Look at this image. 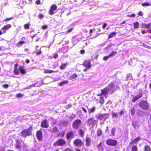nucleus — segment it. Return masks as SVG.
I'll use <instances>...</instances> for the list:
<instances>
[{"instance_id":"1","label":"nucleus","mask_w":151,"mask_h":151,"mask_svg":"<svg viewBox=\"0 0 151 151\" xmlns=\"http://www.w3.org/2000/svg\"><path fill=\"white\" fill-rule=\"evenodd\" d=\"M120 83V81L119 79H116L114 83L111 82L109 84H108V86L106 87H108V88L109 91H111V94L114 91V86H116L117 85Z\"/></svg>"},{"instance_id":"2","label":"nucleus","mask_w":151,"mask_h":151,"mask_svg":"<svg viewBox=\"0 0 151 151\" xmlns=\"http://www.w3.org/2000/svg\"><path fill=\"white\" fill-rule=\"evenodd\" d=\"M32 128L30 127L29 129H25L21 132L22 135L25 137L27 136H29L31 135Z\"/></svg>"},{"instance_id":"3","label":"nucleus","mask_w":151,"mask_h":151,"mask_svg":"<svg viewBox=\"0 0 151 151\" xmlns=\"http://www.w3.org/2000/svg\"><path fill=\"white\" fill-rule=\"evenodd\" d=\"M66 143L65 141L63 139H60L55 142L53 144V146H62Z\"/></svg>"},{"instance_id":"4","label":"nucleus","mask_w":151,"mask_h":151,"mask_svg":"<svg viewBox=\"0 0 151 151\" xmlns=\"http://www.w3.org/2000/svg\"><path fill=\"white\" fill-rule=\"evenodd\" d=\"M81 123V121L79 119L75 120L72 124V127L74 129H78Z\"/></svg>"},{"instance_id":"5","label":"nucleus","mask_w":151,"mask_h":151,"mask_svg":"<svg viewBox=\"0 0 151 151\" xmlns=\"http://www.w3.org/2000/svg\"><path fill=\"white\" fill-rule=\"evenodd\" d=\"M140 107L143 109L146 110L148 108V104L147 101H142L139 104Z\"/></svg>"},{"instance_id":"6","label":"nucleus","mask_w":151,"mask_h":151,"mask_svg":"<svg viewBox=\"0 0 151 151\" xmlns=\"http://www.w3.org/2000/svg\"><path fill=\"white\" fill-rule=\"evenodd\" d=\"M20 73L22 74H24L26 73L25 70L23 69L22 67H20L18 69L15 68L14 70V73L16 75H18L19 73Z\"/></svg>"},{"instance_id":"7","label":"nucleus","mask_w":151,"mask_h":151,"mask_svg":"<svg viewBox=\"0 0 151 151\" xmlns=\"http://www.w3.org/2000/svg\"><path fill=\"white\" fill-rule=\"evenodd\" d=\"M109 115L107 114H99L98 116V119L100 120L104 121L108 117Z\"/></svg>"},{"instance_id":"8","label":"nucleus","mask_w":151,"mask_h":151,"mask_svg":"<svg viewBox=\"0 0 151 151\" xmlns=\"http://www.w3.org/2000/svg\"><path fill=\"white\" fill-rule=\"evenodd\" d=\"M117 141L116 140L112 139H109L106 142V144L109 145L115 146L117 144Z\"/></svg>"},{"instance_id":"9","label":"nucleus","mask_w":151,"mask_h":151,"mask_svg":"<svg viewBox=\"0 0 151 151\" xmlns=\"http://www.w3.org/2000/svg\"><path fill=\"white\" fill-rule=\"evenodd\" d=\"M101 95H104L106 96H106L108 94L109 92L110 91L109 90L108 87H106L103 89L101 90Z\"/></svg>"},{"instance_id":"10","label":"nucleus","mask_w":151,"mask_h":151,"mask_svg":"<svg viewBox=\"0 0 151 151\" xmlns=\"http://www.w3.org/2000/svg\"><path fill=\"white\" fill-rule=\"evenodd\" d=\"M73 144L77 147H81L82 144V142L81 140L77 139L74 141Z\"/></svg>"},{"instance_id":"11","label":"nucleus","mask_w":151,"mask_h":151,"mask_svg":"<svg viewBox=\"0 0 151 151\" xmlns=\"http://www.w3.org/2000/svg\"><path fill=\"white\" fill-rule=\"evenodd\" d=\"M57 8V6L55 4L52 5L50 7V9L49 11V14L51 15L53 14L55 12H53L56 10Z\"/></svg>"},{"instance_id":"12","label":"nucleus","mask_w":151,"mask_h":151,"mask_svg":"<svg viewBox=\"0 0 151 151\" xmlns=\"http://www.w3.org/2000/svg\"><path fill=\"white\" fill-rule=\"evenodd\" d=\"M41 126L42 127L48 128L49 127V122L47 120H44L42 123Z\"/></svg>"},{"instance_id":"13","label":"nucleus","mask_w":151,"mask_h":151,"mask_svg":"<svg viewBox=\"0 0 151 151\" xmlns=\"http://www.w3.org/2000/svg\"><path fill=\"white\" fill-rule=\"evenodd\" d=\"M66 137L68 140L73 138L74 135L73 132L72 131L68 132L67 134Z\"/></svg>"},{"instance_id":"14","label":"nucleus","mask_w":151,"mask_h":151,"mask_svg":"<svg viewBox=\"0 0 151 151\" xmlns=\"http://www.w3.org/2000/svg\"><path fill=\"white\" fill-rule=\"evenodd\" d=\"M83 65L87 68H90L91 67V63L89 60H85L83 63Z\"/></svg>"},{"instance_id":"15","label":"nucleus","mask_w":151,"mask_h":151,"mask_svg":"<svg viewBox=\"0 0 151 151\" xmlns=\"http://www.w3.org/2000/svg\"><path fill=\"white\" fill-rule=\"evenodd\" d=\"M96 121V120H94L93 118H89L86 121V122L88 125L89 126L94 124Z\"/></svg>"},{"instance_id":"16","label":"nucleus","mask_w":151,"mask_h":151,"mask_svg":"<svg viewBox=\"0 0 151 151\" xmlns=\"http://www.w3.org/2000/svg\"><path fill=\"white\" fill-rule=\"evenodd\" d=\"M37 137L39 140H41L42 139V133L41 131L39 130L36 133Z\"/></svg>"},{"instance_id":"17","label":"nucleus","mask_w":151,"mask_h":151,"mask_svg":"<svg viewBox=\"0 0 151 151\" xmlns=\"http://www.w3.org/2000/svg\"><path fill=\"white\" fill-rule=\"evenodd\" d=\"M50 131L52 133H57L58 132L59 130L57 127H53L50 128Z\"/></svg>"},{"instance_id":"18","label":"nucleus","mask_w":151,"mask_h":151,"mask_svg":"<svg viewBox=\"0 0 151 151\" xmlns=\"http://www.w3.org/2000/svg\"><path fill=\"white\" fill-rule=\"evenodd\" d=\"M86 146H88L90 145L91 139L88 137H86Z\"/></svg>"},{"instance_id":"19","label":"nucleus","mask_w":151,"mask_h":151,"mask_svg":"<svg viewBox=\"0 0 151 151\" xmlns=\"http://www.w3.org/2000/svg\"><path fill=\"white\" fill-rule=\"evenodd\" d=\"M142 28H149L151 26L150 24H142Z\"/></svg>"},{"instance_id":"20","label":"nucleus","mask_w":151,"mask_h":151,"mask_svg":"<svg viewBox=\"0 0 151 151\" xmlns=\"http://www.w3.org/2000/svg\"><path fill=\"white\" fill-rule=\"evenodd\" d=\"M15 146L17 148H20L21 146L20 144V142L19 140H17L16 141Z\"/></svg>"},{"instance_id":"21","label":"nucleus","mask_w":151,"mask_h":151,"mask_svg":"<svg viewBox=\"0 0 151 151\" xmlns=\"http://www.w3.org/2000/svg\"><path fill=\"white\" fill-rule=\"evenodd\" d=\"M88 112L90 114L91 113L94 112L96 110V107H93L91 108L88 109Z\"/></svg>"},{"instance_id":"22","label":"nucleus","mask_w":151,"mask_h":151,"mask_svg":"<svg viewBox=\"0 0 151 151\" xmlns=\"http://www.w3.org/2000/svg\"><path fill=\"white\" fill-rule=\"evenodd\" d=\"M144 151H151L150 146L148 145L145 146L144 147Z\"/></svg>"},{"instance_id":"23","label":"nucleus","mask_w":151,"mask_h":151,"mask_svg":"<svg viewBox=\"0 0 151 151\" xmlns=\"http://www.w3.org/2000/svg\"><path fill=\"white\" fill-rule=\"evenodd\" d=\"M11 27V25L9 24H8L4 26L2 28V30H6L9 28Z\"/></svg>"},{"instance_id":"24","label":"nucleus","mask_w":151,"mask_h":151,"mask_svg":"<svg viewBox=\"0 0 151 151\" xmlns=\"http://www.w3.org/2000/svg\"><path fill=\"white\" fill-rule=\"evenodd\" d=\"M26 42L24 41H20L17 45V46L18 47H21L23 44L25 43Z\"/></svg>"},{"instance_id":"25","label":"nucleus","mask_w":151,"mask_h":151,"mask_svg":"<svg viewBox=\"0 0 151 151\" xmlns=\"http://www.w3.org/2000/svg\"><path fill=\"white\" fill-rule=\"evenodd\" d=\"M140 139V138L139 137H137L133 141L131 142L130 143L131 144H133L134 143H136L139 141Z\"/></svg>"},{"instance_id":"26","label":"nucleus","mask_w":151,"mask_h":151,"mask_svg":"<svg viewBox=\"0 0 151 151\" xmlns=\"http://www.w3.org/2000/svg\"><path fill=\"white\" fill-rule=\"evenodd\" d=\"M68 81L66 80V81H63L62 82H60L59 84V86H63V85L67 84L68 83Z\"/></svg>"},{"instance_id":"27","label":"nucleus","mask_w":151,"mask_h":151,"mask_svg":"<svg viewBox=\"0 0 151 151\" xmlns=\"http://www.w3.org/2000/svg\"><path fill=\"white\" fill-rule=\"evenodd\" d=\"M55 71L51 70L49 69L45 70L44 71V73H50L52 72H54Z\"/></svg>"},{"instance_id":"28","label":"nucleus","mask_w":151,"mask_h":151,"mask_svg":"<svg viewBox=\"0 0 151 151\" xmlns=\"http://www.w3.org/2000/svg\"><path fill=\"white\" fill-rule=\"evenodd\" d=\"M135 112V110L134 108L133 107H132L131 109V114L132 116L134 115Z\"/></svg>"},{"instance_id":"29","label":"nucleus","mask_w":151,"mask_h":151,"mask_svg":"<svg viewBox=\"0 0 151 151\" xmlns=\"http://www.w3.org/2000/svg\"><path fill=\"white\" fill-rule=\"evenodd\" d=\"M139 23L138 22H136L134 23V27L135 29H137L139 27Z\"/></svg>"},{"instance_id":"30","label":"nucleus","mask_w":151,"mask_h":151,"mask_svg":"<svg viewBox=\"0 0 151 151\" xmlns=\"http://www.w3.org/2000/svg\"><path fill=\"white\" fill-rule=\"evenodd\" d=\"M30 25V23H28L27 24H25L24 26V27L25 29H29V26Z\"/></svg>"},{"instance_id":"31","label":"nucleus","mask_w":151,"mask_h":151,"mask_svg":"<svg viewBox=\"0 0 151 151\" xmlns=\"http://www.w3.org/2000/svg\"><path fill=\"white\" fill-rule=\"evenodd\" d=\"M77 77V75L76 74H74L70 77V79L71 80L73 79L76 78Z\"/></svg>"},{"instance_id":"32","label":"nucleus","mask_w":151,"mask_h":151,"mask_svg":"<svg viewBox=\"0 0 151 151\" xmlns=\"http://www.w3.org/2000/svg\"><path fill=\"white\" fill-rule=\"evenodd\" d=\"M79 133L80 136L81 137H82L84 134V132L81 129H80L79 131Z\"/></svg>"},{"instance_id":"33","label":"nucleus","mask_w":151,"mask_h":151,"mask_svg":"<svg viewBox=\"0 0 151 151\" xmlns=\"http://www.w3.org/2000/svg\"><path fill=\"white\" fill-rule=\"evenodd\" d=\"M102 133L101 130L99 129L98 128L97 130V134L98 136L100 135Z\"/></svg>"},{"instance_id":"34","label":"nucleus","mask_w":151,"mask_h":151,"mask_svg":"<svg viewBox=\"0 0 151 151\" xmlns=\"http://www.w3.org/2000/svg\"><path fill=\"white\" fill-rule=\"evenodd\" d=\"M116 53V51H113L109 55V56L110 57H111L112 56H114L115 55Z\"/></svg>"},{"instance_id":"35","label":"nucleus","mask_w":151,"mask_h":151,"mask_svg":"<svg viewBox=\"0 0 151 151\" xmlns=\"http://www.w3.org/2000/svg\"><path fill=\"white\" fill-rule=\"evenodd\" d=\"M66 65V64H63L60 67V68L61 69H63L65 68Z\"/></svg>"},{"instance_id":"36","label":"nucleus","mask_w":151,"mask_h":151,"mask_svg":"<svg viewBox=\"0 0 151 151\" xmlns=\"http://www.w3.org/2000/svg\"><path fill=\"white\" fill-rule=\"evenodd\" d=\"M137 151V147L135 145H134L133 146L131 151Z\"/></svg>"},{"instance_id":"37","label":"nucleus","mask_w":151,"mask_h":151,"mask_svg":"<svg viewBox=\"0 0 151 151\" xmlns=\"http://www.w3.org/2000/svg\"><path fill=\"white\" fill-rule=\"evenodd\" d=\"M116 34L115 32H112L110 34L109 36V38H111L113 37Z\"/></svg>"},{"instance_id":"38","label":"nucleus","mask_w":151,"mask_h":151,"mask_svg":"<svg viewBox=\"0 0 151 151\" xmlns=\"http://www.w3.org/2000/svg\"><path fill=\"white\" fill-rule=\"evenodd\" d=\"M116 131V129L115 128H113L111 131V134L112 135L114 136L115 134Z\"/></svg>"},{"instance_id":"39","label":"nucleus","mask_w":151,"mask_h":151,"mask_svg":"<svg viewBox=\"0 0 151 151\" xmlns=\"http://www.w3.org/2000/svg\"><path fill=\"white\" fill-rule=\"evenodd\" d=\"M142 6H150V4L147 2L144 3L142 4Z\"/></svg>"},{"instance_id":"40","label":"nucleus","mask_w":151,"mask_h":151,"mask_svg":"<svg viewBox=\"0 0 151 151\" xmlns=\"http://www.w3.org/2000/svg\"><path fill=\"white\" fill-rule=\"evenodd\" d=\"M127 77L128 80H131L132 78V75L130 74H129Z\"/></svg>"},{"instance_id":"41","label":"nucleus","mask_w":151,"mask_h":151,"mask_svg":"<svg viewBox=\"0 0 151 151\" xmlns=\"http://www.w3.org/2000/svg\"><path fill=\"white\" fill-rule=\"evenodd\" d=\"M112 116L113 117H117L118 116V114H117V113H115L113 112H112Z\"/></svg>"},{"instance_id":"42","label":"nucleus","mask_w":151,"mask_h":151,"mask_svg":"<svg viewBox=\"0 0 151 151\" xmlns=\"http://www.w3.org/2000/svg\"><path fill=\"white\" fill-rule=\"evenodd\" d=\"M138 99L139 98L137 97V96H136L133 98L132 101L133 102H134Z\"/></svg>"},{"instance_id":"43","label":"nucleus","mask_w":151,"mask_h":151,"mask_svg":"<svg viewBox=\"0 0 151 151\" xmlns=\"http://www.w3.org/2000/svg\"><path fill=\"white\" fill-rule=\"evenodd\" d=\"M23 96V95L21 93H19L17 94L16 97L18 98H20L22 97Z\"/></svg>"},{"instance_id":"44","label":"nucleus","mask_w":151,"mask_h":151,"mask_svg":"<svg viewBox=\"0 0 151 151\" xmlns=\"http://www.w3.org/2000/svg\"><path fill=\"white\" fill-rule=\"evenodd\" d=\"M110 57L109 55L108 56H104L103 58V59L104 60H107L108 58H109Z\"/></svg>"},{"instance_id":"45","label":"nucleus","mask_w":151,"mask_h":151,"mask_svg":"<svg viewBox=\"0 0 151 151\" xmlns=\"http://www.w3.org/2000/svg\"><path fill=\"white\" fill-rule=\"evenodd\" d=\"M127 17H134L135 16V14H131L130 15H127Z\"/></svg>"},{"instance_id":"46","label":"nucleus","mask_w":151,"mask_h":151,"mask_svg":"<svg viewBox=\"0 0 151 151\" xmlns=\"http://www.w3.org/2000/svg\"><path fill=\"white\" fill-rule=\"evenodd\" d=\"M142 96V93H139L136 96H137V97L139 99Z\"/></svg>"},{"instance_id":"47","label":"nucleus","mask_w":151,"mask_h":151,"mask_svg":"<svg viewBox=\"0 0 151 151\" xmlns=\"http://www.w3.org/2000/svg\"><path fill=\"white\" fill-rule=\"evenodd\" d=\"M44 17V16L42 14H40L38 15V17L40 19H42Z\"/></svg>"},{"instance_id":"48","label":"nucleus","mask_w":151,"mask_h":151,"mask_svg":"<svg viewBox=\"0 0 151 151\" xmlns=\"http://www.w3.org/2000/svg\"><path fill=\"white\" fill-rule=\"evenodd\" d=\"M47 25H45L42 26L41 27V28L42 29H46L47 28Z\"/></svg>"},{"instance_id":"49","label":"nucleus","mask_w":151,"mask_h":151,"mask_svg":"<svg viewBox=\"0 0 151 151\" xmlns=\"http://www.w3.org/2000/svg\"><path fill=\"white\" fill-rule=\"evenodd\" d=\"M102 143H100L98 145H97V147L99 148V149H101V146H102Z\"/></svg>"},{"instance_id":"50","label":"nucleus","mask_w":151,"mask_h":151,"mask_svg":"<svg viewBox=\"0 0 151 151\" xmlns=\"http://www.w3.org/2000/svg\"><path fill=\"white\" fill-rule=\"evenodd\" d=\"M37 55H39L41 53V51L40 50H38L36 52Z\"/></svg>"},{"instance_id":"51","label":"nucleus","mask_w":151,"mask_h":151,"mask_svg":"<svg viewBox=\"0 0 151 151\" xmlns=\"http://www.w3.org/2000/svg\"><path fill=\"white\" fill-rule=\"evenodd\" d=\"M71 104H68V105H66L65 106V108H66V109H68L70 107H71Z\"/></svg>"},{"instance_id":"52","label":"nucleus","mask_w":151,"mask_h":151,"mask_svg":"<svg viewBox=\"0 0 151 151\" xmlns=\"http://www.w3.org/2000/svg\"><path fill=\"white\" fill-rule=\"evenodd\" d=\"M138 14L140 16H142L143 15V13L142 11H140L139 12Z\"/></svg>"},{"instance_id":"53","label":"nucleus","mask_w":151,"mask_h":151,"mask_svg":"<svg viewBox=\"0 0 151 151\" xmlns=\"http://www.w3.org/2000/svg\"><path fill=\"white\" fill-rule=\"evenodd\" d=\"M3 87L5 88H7L9 86V85L8 84H4L3 85Z\"/></svg>"},{"instance_id":"54","label":"nucleus","mask_w":151,"mask_h":151,"mask_svg":"<svg viewBox=\"0 0 151 151\" xmlns=\"http://www.w3.org/2000/svg\"><path fill=\"white\" fill-rule=\"evenodd\" d=\"M58 56V55L57 53H55L54 54L53 57L55 58H56Z\"/></svg>"},{"instance_id":"55","label":"nucleus","mask_w":151,"mask_h":151,"mask_svg":"<svg viewBox=\"0 0 151 151\" xmlns=\"http://www.w3.org/2000/svg\"><path fill=\"white\" fill-rule=\"evenodd\" d=\"M107 25V24H106V23H104L103 26H102V28H103V29H104L105 28V27H106V26Z\"/></svg>"},{"instance_id":"56","label":"nucleus","mask_w":151,"mask_h":151,"mask_svg":"<svg viewBox=\"0 0 151 151\" xmlns=\"http://www.w3.org/2000/svg\"><path fill=\"white\" fill-rule=\"evenodd\" d=\"M65 151H72V150L69 148H67L65 149Z\"/></svg>"},{"instance_id":"57","label":"nucleus","mask_w":151,"mask_h":151,"mask_svg":"<svg viewBox=\"0 0 151 151\" xmlns=\"http://www.w3.org/2000/svg\"><path fill=\"white\" fill-rule=\"evenodd\" d=\"M36 4H39L40 3V1L39 0H37L36 1Z\"/></svg>"},{"instance_id":"58","label":"nucleus","mask_w":151,"mask_h":151,"mask_svg":"<svg viewBox=\"0 0 151 151\" xmlns=\"http://www.w3.org/2000/svg\"><path fill=\"white\" fill-rule=\"evenodd\" d=\"M82 110L84 111V112L85 113H86L87 112V111L86 109L84 107L82 108Z\"/></svg>"},{"instance_id":"59","label":"nucleus","mask_w":151,"mask_h":151,"mask_svg":"<svg viewBox=\"0 0 151 151\" xmlns=\"http://www.w3.org/2000/svg\"><path fill=\"white\" fill-rule=\"evenodd\" d=\"M141 32L142 34H144L146 33L147 32V31H146L145 30H142L141 31Z\"/></svg>"},{"instance_id":"60","label":"nucleus","mask_w":151,"mask_h":151,"mask_svg":"<svg viewBox=\"0 0 151 151\" xmlns=\"http://www.w3.org/2000/svg\"><path fill=\"white\" fill-rule=\"evenodd\" d=\"M24 50V51L26 52L27 54H28V49H25Z\"/></svg>"},{"instance_id":"61","label":"nucleus","mask_w":151,"mask_h":151,"mask_svg":"<svg viewBox=\"0 0 151 151\" xmlns=\"http://www.w3.org/2000/svg\"><path fill=\"white\" fill-rule=\"evenodd\" d=\"M75 117V116L74 115L73 116H70V119H73V118H74Z\"/></svg>"},{"instance_id":"62","label":"nucleus","mask_w":151,"mask_h":151,"mask_svg":"<svg viewBox=\"0 0 151 151\" xmlns=\"http://www.w3.org/2000/svg\"><path fill=\"white\" fill-rule=\"evenodd\" d=\"M12 18H7V19H6L5 20V21H7L10 20Z\"/></svg>"},{"instance_id":"63","label":"nucleus","mask_w":151,"mask_h":151,"mask_svg":"<svg viewBox=\"0 0 151 151\" xmlns=\"http://www.w3.org/2000/svg\"><path fill=\"white\" fill-rule=\"evenodd\" d=\"M26 62L27 63H28L29 62V61L28 59H26Z\"/></svg>"},{"instance_id":"64","label":"nucleus","mask_w":151,"mask_h":151,"mask_svg":"<svg viewBox=\"0 0 151 151\" xmlns=\"http://www.w3.org/2000/svg\"><path fill=\"white\" fill-rule=\"evenodd\" d=\"M81 54H83L85 52V50H81Z\"/></svg>"}]
</instances>
